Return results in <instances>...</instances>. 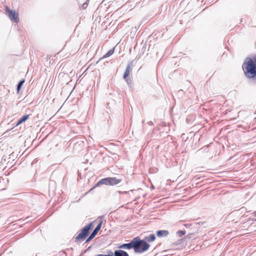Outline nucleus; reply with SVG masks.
Here are the masks:
<instances>
[{"label":"nucleus","instance_id":"obj_1","mask_svg":"<svg viewBox=\"0 0 256 256\" xmlns=\"http://www.w3.org/2000/svg\"><path fill=\"white\" fill-rule=\"evenodd\" d=\"M245 75L248 78H254L256 76V58H247L242 65Z\"/></svg>","mask_w":256,"mask_h":256},{"label":"nucleus","instance_id":"obj_2","mask_svg":"<svg viewBox=\"0 0 256 256\" xmlns=\"http://www.w3.org/2000/svg\"><path fill=\"white\" fill-rule=\"evenodd\" d=\"M150 245L144 240H140L138 236L133 238V249L135 253L141 254L146 252Z\"/></svg>","mask_w":256,"mask_h":256},{"label":"nucleus","instance_id":"obj_3","mask_svg":"<svg viewBox=\"0 0 256 256\" xmlns=\"http://www.w3.org/2000/svg\"><path fill=\"white\" fill-rule=\"evenodd\" d=\"M92 226V223H90L86 226L82 230L80 233L77 236L76 239V240H84L86 236L88 235L89 230H90Z\"/></svg>","mask_w":256,"mask_h":256},{"label":"nucleus","instance_id":"obj_4","mask_svg":"<svg viewBox=\"0 0 256 256\" xmlns=\"http://www.w3.org/2000/svg\"><path fill=\"white\" fill-rule=\"evenodd\" d=\"M6 12L10 19L14 22H17L18 20V14H16L14 10H10L8 7H6Z\"/></svg>","mask_w":256,"mask_h":256},{"label":"nucleus","instance_id":"obj_5","mask_svg":"<svg viewBox=\"0 0 256 256\" xmlns=\"http://www.w3.org/2000/svg\"><path fill=\"white\" fill-rule=\"evenodd\" d=\"M102 224V222H100L94 228V230L92 231V234L88 236V238L86 240V242H88L91 240L93 238L95 237L98 232L100 230Z\"/></svg>","mask_w":256,"mask_h":256},{"label":"nucleus","instance_id":"obj_6","mask_svg":"<svg viewBox=\"0 0 256 256\" xmlns=\"http://www.w3.org/2000/svg\"><path fill=\"white\" fill-rule=\"evenodd\" d=\"M132 62H129V64H128L126 70L125 71V72L124 74V78L126 80L128 83V79H126V78L128 76L130 72L132 70Z\"/></svg>","mask_w":256,"mask_h":256},{"label":"nucleus","instance_id":"obj_7","mask_svg":"<svg viewBox=\"0 0 256 256\" xmlns=\"http://www.w3.org/2000/svg\"><path fill=\"white\" fill-rule=\"evenodd\" d=\"M120 248L130 250L133 248V239L130 242L124 244L119 246Z\"/></svg>","mask_w":256,"mask_h":256},{"label":"nucleus","instance_id":"obj_8","mask_svg":"<svg viewBox=\"0 0 256 256\" xmlns=\"http://www.w3.org/2000/svg\"><path fill=\"white\" fill-rule=\"evenodd\" d=\"M114 256H129L126 251L121 250H116L114 252Z\"/></svg>","mask_w":256,"mask_h":256},{"label":"nucleus","instance_id":"obj_9","mask_svg":"<svg viewBox=\"0 0 256 256\" xmlns=\"http://www.w3.org/2000/svg\"><path fill=\"white\" fill-rule=\"evenodd\" d=\"M169 234L168 230H160L156 232V235L158 237L166 236Z\"/></svg>","mask_w":256,"mask_h":256},{"label":"nucleus","instance_id":"obj_10","mask_svg":"<svg viewBox=\"0 0 256 256\" xmlns=\"http://www.w3.org/2000/svg\"><path fill=\"white\" fill-rule=\"evenodd\" d=\"M110 185L114 186L118 184L121 182L120 179L116 178H110Z\"/></svg>","mask_w":256,"mask_h":256},{"label":"nucleus","instance_id":"obj_11","mask_svg":"<svg viewBox=\"0 0 256 256\" xmlns=\"http://www.w3.org/2000/svg\"><path fill=\"white\" fill-rule=\"evenodd\" d=\"M110 178H104L100 180L98 183L97 184V186H98L99 184H106V185H110Z\"/></svg>","mask_w":256,"mask_h":256},{"label":"nucleus","instance_id":"obj_12","mask_svg":"<svg viewBox=\"0 0 256 256\" xmlns=\"http://www.w3.org/2000/svg\"><path fill=\"white\" fill-rule=\"evenodd\" d=\"M156 239V236L154 234H151L148 236H146L144 240L146 242H152Z\"/></svg>","mask_w":256,"mask_h":256},{"label":"nucleus","instance_id":"obj_13","mask_svg":"<svg viewBox=\"0 0 256 256\" xmlns=\"http://www.w3.org/2000/svg\"><path fill=\"white\" fill-rule=\"evenodd\" d=\"M29 116H30L29 114H26V115H25V116H22L18 120V121L16 124V126L20 124L22 122H24L26 120L29 118Z\"/></svg>","mask_w":256,"mask_h":256},{"label":"nucleus","instance_id":"obj_14","mask_svg":"<svg viewBox=\"0 0 256 256\" xmlns=\"http://www.w3.org/2000/svg\"><path fill=\"white\" fill-rule=\"evenodd\" d=\"M114 52V49L110 50L106 54H105L103 58H106L112 55Z\"/></svg>","mask_w":256,"mask_h":256},{"label":"nucleus","instance_id":"obj_15","mask_svg":"<svg viewBox=\"0 0 256 256\" xmlns=\"http://www.w3.org/2000/svg\"><path fill=\"white\" fill-rule=\"evenodd\" d=\"M24 80H20L18 86H17V90L18 92L20 90V89L21 88V86H22V85L24 83Z\"/></svg>","mask_w":256,"mask_h":256},{"label":"nucleus","instance_id":"obj_16","mask_svg":"<svg viewBox=\"0 0 256 256\" xmlns=\"http://www.w3.org/2000/svg\"><path fill=\"white\" fill-rule=\"evenodd\" d=\"M178 234L180 235V236H181L182 235H184L186 234V231L185 230H179L178 232Z\"/></svg>","mask_w":256,"mask_h":256},{"label":"nucleus","instance_id":"obj_17","mask_svg":"<svg viewBox=\"0 0 256 256\" xmlns=\"http://www.w3.org/2000/svg\"><path fill=\"white\" fill-rule=\"evenodd\" d=\"M114 252H113L111 250H109L108 252V254H106V255H107V256H114Z\"/></svg>","mask_w":256,"mask_h":256},{"label":"nucleus","instance_id":"obj_18","mask_svg":"<svg viewBox=\"0 0 256 256\" xmlns=\"http://www.w3.org/2000/svg\"><path fill=\"white\" fill-rule=\"evenodd\" d=\"M88 6V3H87V2L85 3H84L83 4H82V7L84 8H86Z\"/></svg>","mask_w":256,"mask_h":256},{"label":"nucleus","instance_id":"obj_19","mask_svg":"<svg viewBox=\"0 0 256 256\" xmlns=\"http://www.w3.org/2000/svg\"><path fill=\"white\" fill-rule=\"evenodd\" d=\"M254 216L256 217V211L254 212Z\"/></svg>","mask_w":256,"mask_h":256}]
</instances>
